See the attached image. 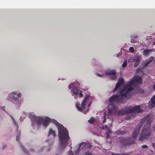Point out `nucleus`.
<instances>
[{
	"instance_id": "nucleus-25",
	"label": "nucleus",
	"mask_w": 155,
	"mask_h": 155,
	"mask_svg": "<svg viewBox=\"0 0 155 155\" xmlns=\"http://www.w3.org/2000/svg\"><path fill=\"white\" fill-rule=\"evenodd\" d=\"M116 133L117 134H121L124 133V131H120V130H117L116 132Z\"/></svg>"
},
{
	"instance_id": "nucleus-29",
	"label": "nucleus",
	"mask_w": 155,
	"mask_h": 155,
	"mask_svg": "<svg viewBox=\"0 0 155 155\" xmlns=\"http://www.w3.org/2000/svg\"><path fill=\"white\" fill-rule=\"evenodd\" d=\"M104 119H103V122L104 123H105V122H106V115L105 114V113H104Z\"/></svg>"
},
{
	"instance_id": "nucleus-2",
	"label": "nucleus",
	"mask_w": 155,
	"mask_h": 155,
	"mask_svg": "<svg viewBox=\"0 0 155 155\" xmlns=\"http://www.w3.org/2000/svg\"><path fill=\"white\" fill-rule=\"evenodd\" d=\"M153 118L150 114H147L143 118L139 124L135 127L132 134V137L135 138H136L140 132V129L143 123L146 122L143 127L140 134L139 136L140 141H142L148 139L150 134V124L152 121Z\"/></svg>"
},
{
	"instance_id": "nucleus-12",
	"label": "nucleus",
	"mask_w": 155,
	"mask_h": 155,
	"mask_svg": "<svg viewBox=\"0 0 155 155\" xmlns=\"http://www.w3.org/2000/svg\"><path fill=\"white\" fill-rule=\"evenodd\" d=\"M105 73L107 75H115L116 74V71L114 70H109L106 71Z\"/></svg>"
},
{
	"instance_id": "nucleus-10",
	"label": "nucleus",
	"mask_w": 155,
	"mask_h": 155,
	"mask_svg": "<svg viewBox=\"0 0 155 155\" xmlns=\"http://www.w3.org/2000/svg\"><path fill=\"white\" fill-rule=\"evenodd\" d=\"M124 80L123 78H120L118 79L117 83L116 84L115 90H117L122 85L124 84Z\"/></svg>"
},
{
	"instance_id": "nucleus-41",
	"label": "nucleus",
	"mask_w": 155,
	"mask_h": 155,
	"mask_svg": "<svg viewBox=\"0 0 155 155\" xmlns=\"http://www.w3.org/2000/svg\"><path fill=\"white\" fill-rule=\"evenodd\" d=\"M131 41L132 43H134V40L132 39Z\"/></svg>"
},
{
	"instance_id": "nucleus-34",
	"label": "nucleus",
	"mask_w": 155,
	"mask_h": 155,
	"mask_svg": "<svg viewBox=\"0 0 155 155\" xmlns=\"http://www.w3.org/2000/svg\"><path fill=\"white\" fill-rule=\"evenodd\" d=\"M112 155H129L127 154H115L114 153H111Z\"/></svg>"
},
{
	"instance_id": "nucleus-35",
	"label": "nucleus",
	"mask_w": 155,
	"mask_h": 155,
	"mask_svg": "<svg viewBox=\"0 0 155 155\" xmlns=\"http://www.w3.org/2000/svg\"><path fill=\"white\" fill-rule=\"evenodd\" d=\"M138 92L141 94L143 93L144 92L141 89H140L138 91Z\"/></svg>"
},
{
	"instance_id": "nucleus-9",
	"label": "nucleus",
	"mask_w": 155,
	"mask_h": 155,
	"mask_svg": "<svg viewBox=\"0 0 155 155\" xmlns=\"http://www.w3.org/2000/svg\"><path fill=\"white\" fill-rule=\"evenodd\" d=\"M148 104L149 107L151 108L155 106V94L151 98Z\"/></svg>"
},
{
	"instance_id": "nucleus-8",
	"label": "nucleus",
	"mask_w": 155,
	"mask_h": 155,
	"mask_svg": "<svg viewBox=\"0 0 155 155\" xmlns=\"http://www.w3.org/2000/svg\"><path fill=\"white\" fill-rule=\"evenodd\" d=\"M142 58L141 55L135 56L133 60V62H135L134 64L135 67H137L139 64Z\"/></svg>"
},
{
	"instance_id": "nucleus-37",
	"label": "nucleus",
	"mask_w": 155,
	"mask_h": 155,
	"mask_svg": "<svg viewBox=\"0 0 155 155\" xmlns=\"http://www.w3.org/2000/svg\"><path fill=\"white\" fill-rule=\"evenodd\" d=\"M11 94H14V95H16V93L15 92H13L11 93Z\"/></svg>"
},
{
	"instance_id": "nucleus-27",
	"label": "nucleus",
	"mask_w": 155,
	"mask_h": 155,
	"mask_svg": "<svg viewBox=\"0 0 155 155\" xmlns=\"http://www.w3.org/2000/svg\"><path fill=\"white\" fill-rule=\"evenodd\" d=\"M134 50V48L133 47H130L129 48V51L131 52H133Z\"/></svg>"
},
{
	"instance_id": "nucleus-18",
	"label": "nucleus",
	"mask_w": 155,
	"mask_h": 155,
	"mask_svg": "<svg viewBox=\"0 0 155 155\" xmlns=\"http://www.w3.org/2000/svg\"><path fill=\"white\" fill-rule=\"evenodd\" d=\"M44 118L41 117H38L37 121V124L38 125L41 124L42 123L43 121Z\"/></svg>"
},
{
	"instance_id": "nucleus-43",
	"label": "nucleus",
	"mask_w": 155,
	"mask_h": 155,
	"mask_svg": "<svg viewBox=\"0 0 155 155\" xmlns=\"http://www.w3.org/2000/svg\"><path fill=\"white\" fill-rule=\"evenodd\" d=\"M152 146H154L155 145V144L154 143H152Z\"/></svg>"
},
{
	"instance_id": "nucleus-30",
	"label": "nucleus",
	"mask_w": 155,
	"mask_h": 155,
	"mask_svg": "<svg viewBox=\"0 0 155 155\" xmlns=\"http://www.w3.org/2000/svg\"><path fill=\"white\" fill-rule=\"evenodd\" d=\"M68 154L69 155H74L73 153L72 150H69Z\"/></svg>"
},
{
	"instance_id": "nucleus-38",
	"label": "nucleus",
	"mask_w": 155,
	"mask_h": 155,
	"mask_svg": "<svg viewBox=\"0 0 155 155\" xmlns=\"http://www.w3.org/2000/svg\"><path fill=\"white\" fill-rule=\"evenodd\" d=\"M6 145H4L2 146V149H5V148H6Z\"/></svg>"
},
{
	"instance_id": "nucleus-13",
	"label": "nucleus",
	"mask_w": 155,
	"mask_h": 155,
	"mask_svg": "<svg viewBox=\"0 0 155 155\" xmlns=\"http://www.w3.org/2000/svg\"><path fill=\"white\" fill-rule=\"evenodd\" d=\"M50 118L48 117H46L44 118L42 124L43 126L47 127L50 121Z\"/></svg>"
},
{
	"instance_id": "nucleus-19",
	"label": "nucleus",
	"mask_w": 155,
	"mask_h": 155,
	"mask_svg": "<svg viewBox=\"0 0 155 155\" xmlns=\"http://www.w3.org/2000/svg\"><path fill=\"white\" fill-rule=\"evenodd\" d=\"M51 135H52L54 137L55 136V131L53 130L51 128H50L48 132V136L49 137Z\"/></svg>"
},
{
	"instance_id": "nucleus-32",
	"label": "nucleus",
	"mask_w": 155,
	"mask_h": 155,
	"mask_svg": "<svg viewBox=\"0 0 155 155\" xmlns=\"http://www.w3.org/2000/svg\"><path fill=\"white\" fill-rule=\"evenodd\" d=\"M85 155H92L90 152L87 151L86 152Z\"/></svg>"
},
{
	"instance_id": "nucleus-6",
	"label": "nucleus",
	"mask_w": 155,
	"mask_h": 155,
	"mask_svg": "<svg viewBox=\"0 0 155 155\" xmlns=\"http://www.w3.org/2000/svg\"><path fill=\"white\" fill-rule=\"evenodd\" d=\"M121 144L123 146H130L133 144L135 142V139L133 140L131 138H122L120 140Z\"/></svg>"
},
{
	"instance_id": "nucleus-17",
	"label": "nucleus",
	"mask_w": 155,
	"mask_h": 155,
	"mask_svg": "<svg viewBox=\"0 0 155 155\" xmlns=\"http://www.w3.org/2000/svg\"><path fill=\"white\" fill-rule=\"evenodd\" d=\"M153 59V57H150L149 58V60L147 61L144 64V67L147 66L149 64H150Z\"/></svg>"
},
{
	"instance_id": "nucleus-7",
	"label": "nucleus",
	"mask_w": 155,
	"mask_h": 155,
	"mask_svg": "<svg viewBox=\"0 0 155 155\" xmlns=\"http://www.w3.org/2000/svg\"><path fill=\"white\" fill-rule=\"evenodd\" d=\"M130 113H139L142 111L139 106H136L134 107H129L128 110Z\"/></svg>"
},
{
	"instance_id": "nucleus-4",
	"label": "nucleus",
	"mask_w": 155,
	"mask_h": 155,
	"mask_svg": "<svg viewBox=\"0 0 155 155\" xmlns=\"http://www.w3.org/2000/svg\"><path fill=\"white\" fill-rule=\"evenodd\" d=\"M90 94H89V95H85L84 98L81 103V107L79 106L77 103L76 104V107L79 111H82L85 108L86 104L87 103H88L87 106L88 108H89L90 107L92 101V99L90 96Z\"/></svg>"
},
{
	"instance_id": "nucleus-36",
	"label": "nucleus",
	"mask_w": 155,
	"mask_h": 155,
	"mask_svg": "<svg viewBox=\"0 0 155 155\" xmlns=\"http://www.w3.org/2000/svg\"><path fill=\"white\" fill-rule=\"evenodd\" d=\"M13 122H14V124L15 125V126H17L18 127V124L17 123L16 121L15 120H13Z\"/></svg>"
},
{
	"instance_id": "nucleus-26",
	"label": "nucleus",
	"mask_w": 155,
	"mask_h": 155,
	"mask_svg": "<svg viewBox=\"0 0 155 155\" xmlns=\"http://www.w3.org/2000/svg\"><path fill=\"white\" fill-rule=\"evenodd\" d=\"M110 78L111 80H114L117 79V77L115 75H113V76L110 77Z\"/></svg>"
},
{
	"instance_id": "nucleus-11",
	"label": "nucleus",
	"mask_w": 155,
	"mask_h": 155,
	"mask_svg": "<svg viewBox=\"0 0 155 155\" xmlns=\"http://www.w3.org/2000/svg\"><path fill=\"white\" fill-rule=\"evenodd\" d=\"M128 108H126L125 109H122L117 111V114L118 115L122 116L127 113H130L128 110Z\"/></svg>"
},
{
	"instance_id": "nucleus-3",
	"label": "nucleus",
	"mask_w": 155,
	"mask_h": 155,
	"mask_svg": "<svg viewBox=\"0 0 155 155\" xmlns=\"http://www.w3.org/2000/svg\"><path fill=\"white\" fill-rule=\"evenodd\" d=\"M56 125L58 130V135L59 139L60 141L61 147L64 148L65 147L67 143L70 138L69 136L68 131L61 124L59 123L54 119H51L50 121Z\"/></svg>"
},
{
	"instance_id": "nucleus-40",
	"label": "nucleus",
	"mask_w": 155,
	"mask_h": 155,
	"mask_svg": "<svg viewBox=\"0 0 155 155\" xmlns=\"http://www.w3.org/2000/svg\"><path fill=\"white\" fill-rule=\"evenodd\" d=\"M10 117L12 119V120H14L15 119H14V118L12 116H11V115L10 116Z\"/></svg>"
},
{
	"instance_id": "nucleus-42",
	"label": "nucleus",
	"mask_w": 155,
	"mask_h": 155,
	"mask_svg": "<svg viewBox=\"0 0 155 155\" xmlns=\"http://www.w3.org/2000/svg\"><path fill=\"white\" fill-rule=\"evenodd\" d=\"M68 87L69 88H71V84H69V86H68Z\"/></svg>"
},
{
	"instance_id": "nucleus-31",
	"label": "nucleus",
	"mask_w": 155,
	"mask_h": 155,
	"mask_svg": "<svg viewBox=\"0 0 155 155\" xmlns=\"http://www.w3.org/2000/svg\"><path fill=\"white\" fill-rule=\"evenodd\" d=\"M141 147L143 148H148V146L146 145H143L141 146Z\"/></svg>"
},
{
	"instance_id": "nucleus-28",
	"label": "nucleus",
	"mask_w": 155,
	"mask_h": 155,
	"mask_svg": "<svg viewBox=\"0 0 155 155\" xmlns=\"http://www.w3.org/2000/svg\"><path fill=\"white\" fill-rule=\"evenodd\" d=\"M83 96V95L82 94V92L81 91H80L79 93V97H82Z\"/></svg>"
},
{
	"instance_id": "nucleus-1",
	"label": "nucleus",
	"mask_w": 155,
	"mask_h": 155,
	"mask_svg": "<svg viewBox=\"0 0 155 155\" xmlns=\"http://www.w3.org/2000/svg\"><path fill=\"white\" fill-rule=\"evenodd\" d=\"M141 83V79L138 75L134 76L130 79L129 81L127 82L124 87L118 91L115 94L111 96L109 99L108 112L109 115L113 116L116 115L117 107L114 103L122 102L124 98L126 97L127 92H130L133 89V87Z\"/></svg>"
},
{
	"instance_id": "nucleus-23",
	"label": "nucleus",
	"mask_w": 155,
	"mask_h": 155,
	"mask_svg": "<svg viewBox=\"0 0 155 155\" xmlns=\"http://www.w3.org/2000/svg\"><path fill=\"white\" fill-rule=\"evenodd\" d=\"M127 60H124L122 65V67L123 68L126 67L127 66Z\"/></svg>"
},
{
	"instance_id": "nucleus-16",
	"label": "nucleus",
	"mask_w": 155,
	"mask_h": 155,
	"mask_svg": "<svg viewBox=\"0 0 155 155\" xmlns=\"http://www.w3.org/2000/svg\"><path fill=\"white\" fill-rule=\"evenodd\" d=\"M29 117L30 118L32 122L34 123H37L38 117L34 115H29Z\"/></svg>"
},
{
	"instance_id": "nucleus-20",
	"label": "nucleus",
	"mask_w": 155,
	"mask_h": 155,
	"mask_svg": "<svg viewBox=\"0 0 155 155\" xmlns=\"http://www.w3.org/2000/svg\"><path fill=\"white\" fill-rule=\"evenodd\" d=\"M72 92L73 93L77 95L78 94L79 91L78 88L77 87H73V88Z\"/></svg>"
},
{
	"instance_id": "nucleus-21",
	"label": "nucleus",
	"mask_w": 155,
	"mask_h": 155,
	"mask_svg": "<svg viewBox=\"0 0 155 155\" xmlns=\"http://www.w3.org/2000/svg\"><path fill=\"white\" fill-rule=\"evenodd\" d=\"M95 120V119L94 118V117H91L90 119L88 120V122L90 124H93Z\"/></svg>"
},
{
	"instance_id": "nucleus-46",
	"label": "nucleus",
	"mask_w": 155,
	"mask_h": 155,
	"mask_svg": "<svg viewBox=\"0 0 155 155\" xmlns=\"http://www.w3.org/2000/svg\"><path fill=\"white\" fill-rule=\"evenodd\" d=\"M3 110L4 111H5V109H3Z\"/></svg>"
},
{
	"instance_id": "nucleus-45",
	"label": "nucleus",
	"mask_w": 155,
	"mask_h": 155,
	"mask_svg": "<svg viewBox=\"0 0 155 155\" xmlns=\"http://www.w3.org/2000/svg\"><path fill=\"white\" fill-rule=\"evenodd\" d=\"M97 75L99 76H100V77H101V76H102L101 75H100V74H97Z\"/></svg>"
},
{
	"instance_id": "nucleus-15",
	"label": "nucleus",
	"mask_w": 155,
	"mask_h": 155,
	"mask_svg": "<svg viewBox=\"0 0 155 155\" xmlns=\"http://www.w3.org/2000/svg\"><path fill=\"white\" fill-rule=\"evenodd\" d=\"M153 49H149L144 50L143 51V55L144 56H147L150 54V52L152 51Z\"/></svg>"
},
{
	"instance_id": "nucleus-39",
	"label": "nucleus",
	"mask_w": 155,
	"mask_h": 155,
	"mask_svg": "<svg viewBox=\"0 0 155 155\" xmlns=\"http://www.w3.org/2000/svg\"><path fill=\"white\" fill-rule=\"evenodd\" d=\"M10 117L12 119V120H14L15 119H14V118L12 116H11V115L10 116Z\"/></svg>"
},
{
	"instance_id": "nucleus-14",
	"label": "nucleus",
	"mask_w": 155,
	"mask_h": 155,
	"mask_svg": "<svg viewBox=\"0 0 155 155\" xmlns=\"http://www.w3.org/2000/svg\"><path fill=\"white\" fill-rule=\"evenodd\" d=\"M102 128L103 129H104L106 130L107 132V138H109L110 136L109 133H111V130L106 125L105 126V127L103 126Z\"/></svg>"
},
{
	"instance_id": "nucleus-44",
	"label": "nucleus",
	"mask_w": 155,
	"mask_h": 155,
	"mask_svg": "<svg viewBox=\"0 0 155 155\" xmlns=\"http://www.w3.org/2000/svg\"><path fill=\"white\" fill-rule=\"evenodd\" d=\"M88 111H89V109H88H88L86 110V112H88Z\"/></svg>"
},
{
	"instance_id": "nucleus-48",
	"label": "nucleus",
	"mask_w": 155,
	"mask_h": 155,
	"mask_svg": "<svg viewBox=\"0 0 155 155\" xmlns=\"http://www.w3.org/2000/svg\"><path fill=\"white\" fill-rule=\"evenodd\" d=\"M55 155H58L57 154H56Z\"/></svg>"
},
{
	"instance_id": "nucleus-24",
	"label": "nucleus",
	"mask_w": 155,
	"mask_h": 155,
	"mask_svg": "<svg viewBox=\"0 0 155 155\" xmlns=\"http://www.w3.org/2000/svg\"><path fill=\"white\" fill-rule=\"evenodd\" d=\"M20 146L22 148V150H23L24 152H25V153H28V152L27 151V150L24 147L22 146V145L20 144Z\"/></svg>"
},
{
	"instance_id": "nucleus-5",
	"label": "nucleus",
	"mask_w": 155,
	"mask_h": 155,
	"mask_svg": "<svg viewBox=\"0 0 155 155\" xmlns=\"http://www.w3.org/2000/svg\"><path fill=\"white\" fill-rule=\"evenodd\" d=\"M82 146L81 150L83 151H85L87 149H90L92 147V145L91 143L87 142H81L79 144V146L77 150H76L74 153L75 154L77 155L79 154V151L80 150L81 146Z\"/></svg>"
},
{
	"instance_id": "nucleus-33",
	"label": "nucleus",
	"mask_w": 155,
	"mask_h": 155,
	"mask_svg": "<svg viewBox=\"0 0 155 155\" xmlns=\"http://www.w3.org/2000/svg\"><path fill=\"white\" fill-rule=\"evenodd\" d=\"M20 139V137L18 135H17L16 136V140L17 141H18Z\"/></svg>"
},
{
	"instance_id": "nucleus-22",
	"label": "nucleus",
	"mask_w": 155,
	"mask_h": 155,
	"mask_svg": "<svg viewBox=\"0 0 155 155\" xmlns=\"http://www.w3.org/2000/svg\"><path fill=\"white\" fill-rule=\"evenodd\" d=\"M21 94L19 93L17 94V96L18 97V98L16 97L15 96H13L12 97V98L14 99V100H15V101H17L18 99V98L21 97Z\"/></svg>"
},
{
	"instance_id": "nucleus-47",
	"label": "nucleus",
	"mask_w": 155,
	"mask_h": 155,
	"mask_svg": "<svg viewBox=\"0 0 155 155\" xmlns=\"http://www.w3.org/2000/svg\"><path fill=\"white\" fill-rule=\"evenodd\" d=\"M153 129H153V130H155V128L154 127V128H153Z\"/></svg>"
}]
</instances>
